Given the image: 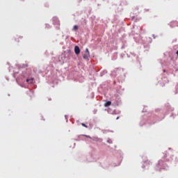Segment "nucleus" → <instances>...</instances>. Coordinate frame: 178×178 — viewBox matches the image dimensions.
Segmentation results:
<instances>
[{
	"instance_id": "nucleus-2",
	"label": "nucleus",
	"mask_w": 178,
	"mask_h": 178,
	"mask_svg": "<svg viewBox=\"0 0 178 178\" xmlns=\"http://www.w3.org/2000/svg\"><path fill=\"white\" fill-rule=\"evenodd\" d=\"M74 52L76 55H79V54H80V47H79V46H75Z\"/></svg>"
},
{
	"instance_id": "nucleus-7",
	"label": "nucleus",
	"mask_w": 178,
	"mask_h": 178,
	"mask_svg": "<svg viewBox=\"0 0 178 178\" xmlns=\"http://www.w3.org/2000/svg\"><path fill=\"white\" fill-rule=\"evenodd\" d=\"M177 56H178V50L177 51Z\"/></svg>"
},
{
	"instance_id": "nucleus-4",
	"label": "nucleus",
	"mask_w": 178,
	"mask_h": 178,
	"mask_svg": "<svg viewBox=\"0 0 178 178\" xmlns=\"http://www.w3.org/2000/svg\"><path fill=\"white\" fill-rule=\"evenodd\" d=\"M73 30H74V31H77V30H79V26H77V25L74 26Z\"/></svg>"
},
{
	"instance_id": "nucleus-5",
	"label": "nucleus",
	"mask_w": 178,
	"mask_h": 178,
	"mask_svg": "<svg viewBox=\"0 0 178 178\" xmlns=\"http://www.w3.org/2000/svg\"><path fill=\"white\" fill-rule=\"evenodd\" d=\"M26 81H27V83H33V79H27Z\"/></svg>"
},
{
	"instance_id": "nucleus-3",
	"label": "nucleus",
	"mask_w": 178,
	"mask_h": 178,
	"mask_svg": "<svg viewBox=\"0 0 178 178\" xmlns=\"http://www.w3.org/2000/svg\"><path fill=\"white\" fill-rule=\"evenodd\" d=\"M112 105V102L111 101H108L104 104V106L106 108L108 106H111Z\"/></svg>"
},
{
	"instance_id": "nucleus-1",
	"label": "nucleus",
	"mask_w": 178,
	"mask_h": 178,
	"mask_svg": "<svg viewBox=\"0 0 178 178\" xmlns=\"http://www.w3.org/2000/svg\"><path fill=\"white\" fill-rule=\"evenodd\" d=\"M83 59H88L90 58V51H88V49H86L85 51V54L83 56Z\"/></svg>"
},
{
	"instance_id": "nucleus-6",
	"label": "nucleus",
	"mask_w": 178,
	"mask_h": 178,
	"mask_svg": "<svg viewBox=\"0 0 178 178\" xmlns=\"http://www.w3.org/2000/svg\"><path fill=\"white\" fill-rule=\"evenodd\" d=\"M81 125H82L83 127H87V125H86V124H84V123H82Z\"/></svg>"
}]
</instances>
